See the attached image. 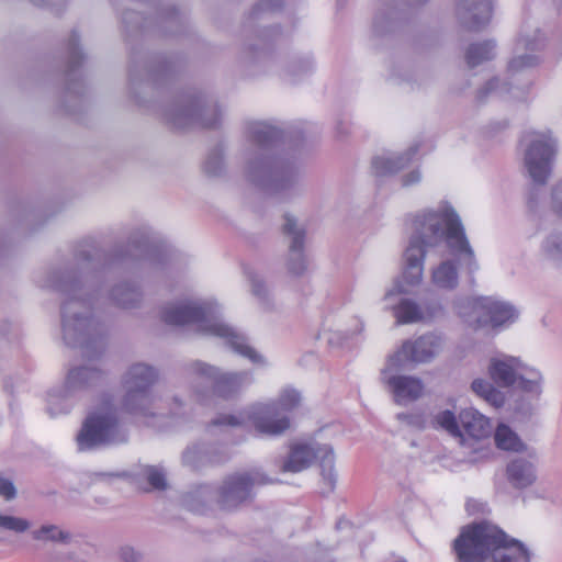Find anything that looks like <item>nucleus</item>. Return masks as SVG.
<instances>
[{
    "mask_svg": "<svg viewBox=\"0 0 562 562\" xmlns=\"http://www.w3.org/2000/svg\"><path fill=\"white\" fill-rule=\"evenodd\" d=\"M391 161L389 159H384L381 157H376L372 161V168L376 172V175H381L384 172V170L390 171L391 167L389 166Z\"/></svg>",
    "mask_w": 562,
    "mask_h": 562,
    "instance_id": "2f4dec72",
    "label": "nucleus"
},
{
    "mask_svg": "<svg viewBox=\"0 0 562 562\" xmlns=\"http://www.w3.org/2000/svg\"><path fill=\"white\" fill-rule=\"evenodd\" d=\"M488 374L503 387H515L528 393H538L540 390V373L527 370L519 360L512 357L492 359Z\"/></svg>",
    "mask_w": 562,
    "mask_h": 562,
    "instance_id": "20e7f679",
    "label": "nucleus"
},
{
    "mask_svg": "<svg viewBox=\"0 0 562 562\" xmlns=\"http://www.w3.org/2000/svg\"><path fill=\"white\" fill-rule=\"evenodd\" d=\"M98 372L94 369H90L87 367H79L70 370L68 374V380L70 382H88Z\"/></svg>",
    "mask_w": 562,
    "mask_h": 562,
    "instance_id": "c85d7f7f",
    "label": "nucleus"
},
{
    "mask_svg": "<svg viewBox=\"0 0 562 562\" xmlns=\"http://www.w3.org/2000/svg\"><path fill=\"white\" fill-rule=\"evenodd\" d=\"M535 64L533 58L529 56L519 57L517 59H513L509 64L510 70H518L525 66H531Z\"/></svg>",
    "mask_w": 562,
    "mask_h": 562,
    "instance_id": "7c9ffc66",
    "label": "nucleus"
},
{
    "mask_svg": "<svg viewBox=\"0 0 562 562\" xmlns=\"http://www.w3.org/2000/svg\"><path fill=\"white\" fill-rule=\"evenodd\" d=\"M555 143L549 134H538L526 153V167L533 181L543 184L551 173Z\"/></svg>",
    "mask_w": 562,
    "mask_h": 562,
    "instance_id": "6e6552de",
    "label": "nucleus"
},
{
    "mask_svg": "<svg viewBox=\"0 0 562 562\" xmlns=\"http://www.w3.org/2000/svg\"><path fill=\"white\" fill-rule=\"evenodd\" d=\"M209 316L210 311L206 306L191 301L169 305L162 312V319L166 324L177 326L198 324L200 330L226 338L229 346L241 356L254 362L259 360L260 357L241 336L235 334L224 324L211 323Z\"/></svg>",
    "mask_w": 562,
    "mask_h": 562,
    "instance_id": "f03ea898",
    "label": "nucleus"
},
{
    "mask_svg": "<svg viewBox=\"0 0 562 562\" xmlns=\"http://www.w3.org/2000/svg\"><path fill=\"white\" fill-rule=\"evenodd\" d=\"M434 217H438L445 228L443 235L448 247L453 252L464 256L470 273H473L477 269V265L459 215L452 209H447L439 214L429 213L424 215L423 220H416V222L424 224Z\"/></svg>",
    "mask_w": 562,
    "mask_h": 562,
    "instance_id": "0eeeda50",
    "label": "nucleus"
},
{
    "mask_svg": "<svg viewBox=\"0 0 562 562\" xmlns=\"http://www.w3.org/2000/svg\"><path fill=\"white\" fill-rule=\"evenodd\" d=\"M193 368L200 375L213 379L212 387L214 393L220 397L227 398L234 395L244 384V374L227 373L217 375L213 368L203 363H195Z\"/></svg>",
    "mask_w": 562,
    "mask_h": 562,
    "instance_id": "ddd939ff",
    "label": "nucleus"
},
{
    "mask_svg": "<svg viewBox=\"0 0 562 562\" xmlns=\"http://www.w3.org/2000/svg\"><path fill=\"white\" fill-rule=\"evenodd\" d=\"M0 496L5 499H12L15 496V487L10 480L0 477Z\"/></svg>",
    "mask_w": 562,
    "mask_h": 562,
    "instance_id": "c756f323",
    "label": "nucleus"
},
{
    "mask_svg": "<svg viewBox=\"0 0 562 562\" xmlns=\"http://www.w3.org/2000/svg\"><path fill=\"white\" fill-rule=\"evenodd\" d=\"M283 234L293 236L292 244L290 246L291 252L301 254L304 246V231H297L295 228V221L289 216L285 217V223L282 228Z\"/></svg>",
    "mask_w": 562,
    "mask_h": 562,
    "instance_id": "393cba45",
    "label": "nucleus"
},
{
    "mask_svg": "<svg viewBox=\"0 0 562 562\" xmlns=\"http://www.w3.org/2000/svg\"><path fill=\"white\" fill-rule=\"evenodd\" d=\"M426 246L427 244L423 238L415 237L405 250L403 277L407 284H417L422 280Z\"/></svg>",
    "mask_w": 562,
    "mask_h": 562,
    "instance_id": "4468645a",
    "label": "nucleus"
},
{
    "mask_svg": "<svg viewBox=\"0 0 562 562\" xmlns=\"http://www.w3.org/2000/svg\"><path fill=\"white\" fill-rule=\"evenodd\" d=\"M441 347L440 338L436 335H425L414 341H405L401 349L390 358L393 366H403L407 362H427L434 358Z\"/></svg>",
    "mask_w": 562,
    "mask_h": 562,
    "instance_id": "1a4fd4ad",
    "label": "nucleus"
},
{
    "mask_svg": "<svg viewBox=\"0 0 562 562\" xmlns=\"http://www.w3.org/2000/svg\"><path fill=\"white\" fill-rule=\"evenodd\" d=\"M553 195H554V198H555V199H559V198H561V196H562V181H561V182H559V183L555 186V188H554V190H553Z\"/></svg>",
    "mask_w": 562,
    "mask_h": 562,
    "instance_id": "c9c22d12",
    "label": "nucleus"
},
{
    "mask_svg": "<svg viewBox=\"0 0 562 562\" xmlns=\"http://www.w3.org/2000/svg\"><path fill=\"white\" fill-rule=\"evenodd\" d=\"M156 380L157 373L151 367L143 363L132 366L124 378V385L127 390L126 405L136 398L143 400L146 396L148 387L153 385Z\"/></svg>",
    "mask_w": 562,
    "mask_h": 562,
    "instance_id": "9b49d317",
    "label": "nucleus"
},
{
    "mask_svg": "<svg viewBox=\"0 0 562 562\" xmlns=\"http://www.w3.org/2000/svg\"><path fill=\"white\" fill-rule=\"evenodd\" d=\"M146 479L154 490H165L167 486L164 472L154 467L146 470Z\"/></svg>",
    "mask_w": 562,
    "mask_h": 562,
    "instance_id": "cd10ccee",
    "label": "nucleus"
},
{
    "mask_svg": "<svg viewBox=\"0 0 562 562\" xmlns=\"http://www.w3.org/2000/svg\"><path fill=\"white\" fill-rule=\"evenodd\" d=\"M304 269H305V267H302L301 269L296 268L294 263H291V266H290V270H291L293 273H295V274L301 273Z\"/></svg>",
    "mask_w": 562,
    "mask_h": 562,
    "instance_id": "e433bc0d",
    "label": "nucleus"
},
{
    "mask_svg": "<svg viewBox=\"0 0 562 562\" xmlns=\"http://www.w3.org/2000/svg\"><path fill=\"white\" fill-rule=\"evenodd\" d=\"M459 3L465 11L473 12L470 29H479L491 20L492 0H459Z\"/></svg>",
    "mask_w": 562,
    "mask_h": 562,
    "instance_id": "f3484780",
    "label": "nucleus"
},
{
    "mask_svg": "<svg viewBox=\"0 0 562 562\" xmlns=\"http://www.w3.org/2000/svg\"><path fill=\"white\" fill-rule=\"evenodd\" d=\"M116 411L109 400H102L85 420L77 436L80 450L110 442L117 432Z\"/></svg>",
    "mask_w": 562,
    "mask_h": 562,
    "instance_id": "7ed1b4c3",
    "label": "nucleus"
},
{
    "mask_svg": "<svg viewBox=\"0 0 562 562\" xmlns=\"http://www.w3.org/2000/svg\"><path fill=\"white\" fill-rule=\"evenodd\" d=\"M459 424V418L457 419L454 413L451 411L440 412L431 420V425L435 429H443L449 435L457 438L462 436V430Z\"/></svg>",
    "mask_w": 562,
    "mask_h": 562,
    "instance_id": "4be33fe9",
    "label": "nucleus"
},
{
    "mask_svg": "<svg viewBox=\"0 0 562 562\" xmlns=\"http://www.w3.org/2000/svg\"><path fill=\"white\" fill-rule=\"evenodd\" d=\"M558 212L562 214V205L558 209Z\"/></svg>",
    "mask_w": 562,
    "mask_h": 562,
    "instance_id": "58836bf2",
    "label": "nucleus"
},
{
    "mask_svg": "<svg viewBox=\"0 0 562 562\" xmlns=\"http://www.w3.org/2000/svg\"><path fill=\"white\" fill-rule=\"evenodd\" d=\"M213 424L218 426H237L240 424V422L237 417L227 415L215 419Z\"/></svg>",
    "mask_w": 562,
    "mask_h": 562,
    "instance_id": "473e14b6",
    "label": "nucleus"
},
{
    "mask_svg": "<svg viewBox=\"0 0 562 562\" xmlns=\"http://www.w3.org/2000/svg\"><path fill=\"white\" fill-rule=\"evenodd\" d=\"M462 436H459L461 443L468 439L482 440L491 435L492 426L490 419L474 408L462 409L459 414Z\"/></svg>",
    "mask_w": 562,
    "mask_h": 562,
    "instance_id": "f8f14e48",
    "label": "nucleus"
},
{
    "mask_svg": "<svg viewBox=\"0 0 562 562\" xmlns=\"http://www.w3.org/2000/svg\"><path fill=\"white\" fill-rule=\"evenodd\" d=\"M497 83H498V80H496V79L488 81L486 83L485 88L480 90L479 95H477L479 99H484L487 95V93L497 86Z\"/></svg>",
    "mask_w": 562,
    "mask_h": 562,
    "instance_id": "f704fd0d",
    "label": "nucleus"
},
{
    "mask_svg": "<svg viewBox=\"0 0 562 562\" xmlns=\"http://www.w3.org/2000/svg\"><path fill=\"white\" fill-rule=\"evenodd\" d=\"M398 418L402 419V420H406L407 423L412 424L413 422L411 420L412 416L409 415H405V414H401L398 415Z\"/></svg>",
    "mask_w": 562,
    "mask_h": 562,
    "instance_id": "4c0bfd02",
    "label": "nucleus"
},
{
    "mask_svg": "<svg viewBox=\"0 0 562 562\" xmlns=\"http://www.w3.org/2000/svg\"><path fill=\"white\" fill-rule=\"evenodd\" d=\"M121 559L123 562H137L138 553L132 548H123L121 551Z\"/></svg>",
    "mask_w": 562,
    "mask_h": 562,
    "instance_id": "72a5a7b5",
    "label": "nucleus"
},
{
    "mask_svg": "<svg viewBox=\"0 0 562 562\" xmlns=\"http://www.w3.org/2000/svg\"><path fill=\"white\" fill-rule=\"evenodd\" d=\"M394 316L398 324H407L422 319L418 305L409 300H403L394 307Z\"/></svg>",
    "mask_w": 562,
    "mask_h": 562,
    "instance_id": "b1692460",
    "label": "nucleus"
},
{
    "mask_svg": "<svg viewBox=\"0 0 562 562\" xmlns=\"http://www.w3.org/2000/svg\"><path fill=\"white\" fill-rule=\"evenodd\" d=\"M509 482L519 488L527 487L533 483L536 475L531 463L524 460H515L507 467Z\"/></svg>",
    "mask_w": 562,
    "mask_h": 562,
    "instance_id": "a211bd4d",
    "label": "nucleus"
},
{
    "mask_svg": "<svg viewBox=\"0 0 562 562\" xmlns=\"http://www.w3.org/2000/svg\"><path fill=\"white\" fill-rule=\"evenodd\" d=\"M269 481L256 474L241 473L229 476L223 486L224 497L233 501L241 502L249 496L255 484H265Z\"/></svg>",
    "mask_w": 562,
    "mask_h": 562,
    "instance_id": "2eb2a0df",
    "label": "nucleus"
},
{
    "mask_svg": "<svg viewBox=\"0 0 562 562\" xmlns=\"http://www.w3.org/2000/svg\"><path fill=\"white\" fill-rule=\"evenodd\" d=\"M494 439L497 448L502 450L518 452L525 448L519 437L504 424L497 426Z\"/></svg>",
    "mask_w": 562,
    "mask_h": 562,
    "instance_id": "6ab92c4d",
    "label": "nucleus"
},
{
    "mask_svg": "<svg viewBox=\"0 0 562 562\" xmlns=\"http://www.w3.org/2000/svg\"><path fill=\"white\" fill-rule=\"evenodd\" d=\"M432 282L441 289H453L458 284V272L454 263L442 262L432 272Z\"/></svg>",
    "mask_w": 562,
    "mask_h": 562,
    "instance_id": "aec40b11",
    "label": "nucleus"
},
{
    "mask_svg": "<svg viewBox=\"0 0 562 562\" xmlns=\"http://www.w3.org/2000/svg\"><path fill=\"white\" fill-rule=\"evenodd\" d=\"M301 402L299 392L285 389L278 401L262 406L254 416L255 429L260 435L278 436L290 428V419L281 413L290 412Z\"/></svg>",
    "mask_w": 562,
    "mask_h": 562,
    "instance_id": "39448f33",
    "label": "nucleus"
},
{
    "mask_svg": "<svg viewBox=\"0 0 562 562\" xmlns=\"http://www.w3.org/2000/svg\"><path fill=\"white\" fill-rule=\"evenodd\" d=\"M317 459L322 468V475L333 484L334 451L329 446L314 448L304 442L291 445L288 459L283 463V472H300L310 467Z\"/></svg>",
    "mask_w": 562,
    "mask_h": 562,
    "instance_id": "423d86ee",
    "label": "nucleus"
},
{
    "mask_svg": "<svg viewBox=\"0 0 562 562\" xmlns=\"http://www.w3.org/2000/svg\"><path fill=\"white\" fill-rule=\"evenodd\" d=\"M432 231H434V233H437V232H438V227H437V226H436V227H434V229H432Z\"/></svg>",
    "mask_w": 562,
    "mask_h": 562,
    "instance_id": "ea45409f",
    "label": "nucleus"
},
{
    "mask_svg": "<svg viewBox=\"0 0 562 562\" xmlns=\"http://www.w3.org/2000/svg\"><path fill=\"white\" fill-rule=\"evenodd\" d=\"M452 549L459 562H530L524 543L487 521L463 527Z\"/></svg>",
    "mask_w": 562,
    "mask_h": 562,
    "instance_id": "f257e3e1",
    "label": "nucleus"
},
{
    "mask_svg": "<svg viewBox=\"0 0 562 562\" xmlns=\"http://www.w3.org/2000/svg\"><path fill=\"white\" fill-rule=\"evenodd\" d=\"M37 540H65L67 536L57 529L55 526H43L41 529L33 532Z\"/></svg>",
    "mask_w": 562,
    "mask_h": 562,
    "instance_id": "bb28decb",
    "label": "nucleus"
},
{
    "mask_svg": "<svg viewBox=\"0 0 562 562\" xmlns=\"http://www.w3.org/2000/svg\"><path fill=\"white\" fill-rule=\"evenodd\" d=\"M0 527L16 532H23L30 527V524L25 519L0 514Z\"/></svg>",
    "mask_w": 562,
    "mask_h": 562,
    "instance_id": "a878e982",
    "label": "nucleus"
},
{
    "mask_svg": "<svg viewBox=\"0 0 562 562\" xmlns=\"http://www.w3.org/2000/svg\"><path fill=\"white\" fill-rule=\"evenodd\" d=\"M387 385L397 404H405L418 400L424 394V384L419 379L396 375L387 380Z\"/></svg>",
    "mask_w": 562,
    "mask_h": 562,
    "instance_id": "dca6fc26",
    "label": "nucleus"
},
{
    "mask_svg": "<svg viewBox=\"0 0 562 562\" xmlns=\"http://www.w3.org/2000/svg\"><path fill=\"white\" fill-rule=\"evenodd\" d=\"M473 392L484 398L486 402L495 407H501L505 403V395L499 390L495 389L490 382L483 379H476L471 385Z\"/></svg>",
    "mask_w": 562,
    "mask_h": 562,
    "instance_id": "412c9836",
    "label": "nucleus"
},
{
    "mask_svg": "<svg viewBox=\"0 0 562 562\" xmlns=\"http://www.w3.org/2000/svg\"><path fill=\"white\" fill-rule=\"evenodd\" d=\"M476 306L482 311V314L476 321L475 329L487 325L496 329L515 322L517 318V312L513 306L492 297L477 299Z\"/></svg>",
    "mask_w": 562,
    "mask_h": 562,
    "instance_id": "9d476101",
    "label": "nucleus"
},
{
    "mask_svg": "<svg viewBox=\"0 0 562 562\" xmlns=\"http://www.w3.org/2000/svg\"><path fill=\"white\" fill-rule=\"evenodd\" d=\"M494 44L492 42H484L471 45L465 55L467 64L469 67H475L485 60L493 57Z\"/></svg>",
    "mask_w": 562,
    "mask_h": 562,
    "instance_id": "5701e85b",
    "label": "nucleus"
}]
</instances>
